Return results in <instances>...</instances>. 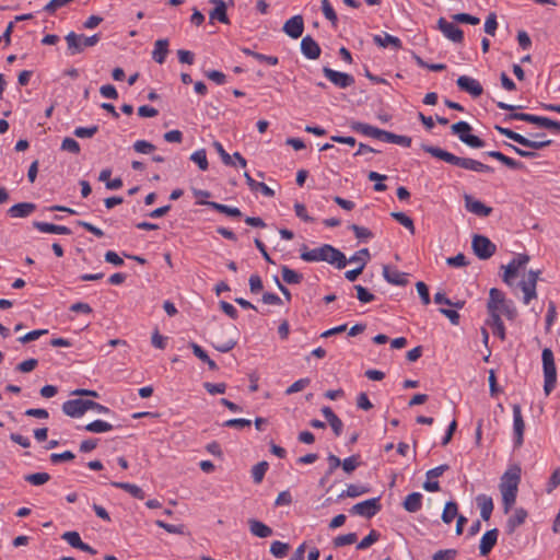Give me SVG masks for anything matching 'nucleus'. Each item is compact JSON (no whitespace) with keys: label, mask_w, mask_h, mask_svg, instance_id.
<instances>
[{"label":"nucleus","mask_w":560,"mask_h":560,"mask_svg":"<svg viewBox=\"0 0 560 560\" xmlns=\"http://www.w3.org/2000/svg\"><path fill=\"white\" fill-rule=\"evenodd\" d=\"M494 129L506 138L515 141L516 143L532 149L530 151L523 150L514 144L506 143L505 145L511 148L516 154L525 159H535L538 156L536 150H541L544 148L549 147L552 143V140L547 139L544 133H537L534 136L535 139H529L524 137L523 135L515 132L509 128H504L501 126H494Z\"/></svg>","instance_id":"f257e3e1"},{"label":"nucleus","mask_w":560,"mask_h":560,"mask_svg":"<svg viewBox=\"0 0 560 560\" xmlns=\"http://www.w3.org/2000/svg\"><path fill=\"white\" fill-rule=\"evenodd\" d=\"M422 150L433 158L442 160L448 164L458 166L464 170L477 172V173H492L493 168L487 164H483L477 160L470 158H460L448 151H445L439 147L422 144Z\"/></svg>","instance_id":"f03ea898"},{"label":"nucleus","mask_w":560,"mask_h":560,"mask_svg":"<svg viewBox=\"0 0 560 560\" xmlns=\"http://www.w3.org/2000/svg\"><path fill=\"white\" fill-rule=\"evenodd\" d=\"M521 481V468L517 465L510 467L500 479V492L505 513L515 504L518 485Z\"/></svg>","instance_id":"7ed1b4c3"},{"label":"nucleus","mask_w":560,"mask_h":560,"mask_svg":"<svg viewBox=\"0 0 560 560\" xmlns=\"http://www.w3.org/2000/svg\"><path fill=\"white\" fill-rule=\"evenodd\" d=\"M487 310L490 317L503 314L510 320H514L518 314L513 301L508 300L505 294L497 288L489 291Z\"/></svg>","instance_id":"20e7f679"},{"label":"nucleus","mask_w":560,"mask_h":560,"mask_svg":"<svg viewBox=\"0 0 560 560\" xmlns=\"http://www.w3.org/2000/svg\"><path fill=\"white\" fill-rule=\"evenodd\" d=\"M542 371H544V392L546 396L556 387L557 383V369L555 363L553 352L549 348H545L541 353Z\"/></svg>","instance_id":"39448f33"},{"label":"nucleus","mask_w":560,"mask_h":560,"mask_svg":"<svg viewBox=\"0 0 560 560\" xmlns=\"http://www.w3.org/2000/svg\"><path fill=\"white\" fill-rule=\"evenodd\" d=\"M100 35L85 36L83 34H75L70 32L66 37L68 54L74 56L81 54L85 47H93L100 42Z\"/></svg>","instance_id":"423d86ee"},{"label":"nucleus","mask_w":560,"mask_h":560,"mask_svg":"<svg viewBox=\"0 0 560 560\" xmlns=\"http://www.w3.org/2000/svg\"><path fill=\"white\" fill-rule=\"evenodd\" d=\"M452 133L458 136L459 140L470 148H482L485 147V141L479 137L471 135V126L466 121H458L452 125L451 127Z\"/></svg>","instance_id":"0eeeda50"},{"label":"nucleus","mask_w":560,"mask_h":560,"mask_svg":"<svg viewBox=\"0 0 560 560\" xmlns=\"http://www.w3.org/2000/svg\"><path fill=\"white\" fill-rule=\"evenodd\" d=\"M236 335L237 328L235 326H231L230 328L222 327L220 332L214 336L212 345L220 352H229L237 343Z\"/></svg>","instance_id":"6e6552de"},{"label":"nucleus","mask_w":560,"mask_h":560,"mask_svg":"<svg viewBox=\"0 0 560 560\" xmlns=\"http://www.w3.org/2000/svg\"><path fill=\"white\" fill-rule=\"evenodd\" d=\"M506 119L522 120L537 125L539 127L551 129L556 132H560V121L552 120L548 117L536 116L526 113H513L510 114Z\"/></svg>","instance_id":"1a4fd4ad"},{"label":"nucleus","mask_w":560,"mask_h":560,"mask_svg":"<svg viewBox=\"0 0 560 560\" xmlns=\"http://www.w3.org/2000/svg\"><path fill=\"white\" fill-rule=\"evenodd\" d=\"M528 261L529 256L527 254H518L506 266H502L504 268L503 281L510 287L513 285L515 278Z\"/></svg>","instance_id":"9d476101"},{"label":"nucleus","mask_w":560,"mask_h":560,"mask_svg":"<svg viewBox=\"0 0 560 560\" xmlns=\"http://www.w3.org/2000/svg\"><path fill=\"white\" fill-rule=\"evenodd\" d=\"M319 261H326L335 265L338 269H342L347 265V258L343 253L329 244H324L318 247Z\"/></svg>","instance_id":"9b49d317"},{"label":"nucleus","mask_w":560,"mask_h":560,"mask_svg":"<svg viewBox=\"0 0 560 560\" xmlns=\"http://www.w3.org/2000/svg\"><path fill=\"white\" fill-rule=\"evenodd\" d=\"M540 275V270H529L526 277L518 283L523 291V303L528 305L533 299L537 298L536 285Z\"/></svg>","instance_id":"f8f14e48"},{"label":"nucleus","mask_w":560,"mask_h":560,"mask_svg":"<svg viewBox=\"0 0 560 560\" xmlns=\"http://www.w3.org/2000/svg\"><path fill=\"white\" fill-rule=\"evenodd\" d=\"M471 247L479 259H489L495 253L497 246L487 236L476 234L472 236Z\"/></svg>","instance_id":"ddd939ff"},{"label":"nucleus","mask_w":560,"mask_h":560,"mask_svg":"<svg viewBox=\"0 0 560 560\" xmlns=\"http://www.w3.org/2000/svg\"><path fill=\"white\" fill-rule=\"evenodd\" d=\"M382 509L380 498H372L354 504L350 512L355 515L364 516L366 518L373 517Z\"/></svg>","instance_id":"4468645a"},{"label":"nucleus","mask_w":560,"mask_h":560,"mask_svg":"<svg viewBox=\"0 0 560 560\" xmlns=\"http://www.w3.org/2000/svg\"><path fill=\"white\" fill-rule=\"evenodd\" d=\"M323 73L334 85L339 89H347L354 83V78L351 74L332 70L329 67H324Z\"/></svg>","instance_id":"2eb2a0df"},{"label":"nucleus","mask_w":560,"mask_h":560,"mask_svg":"<svg viewBox=\"0 0 560 560\" xmlns=\"http://www.w3.org/2000/svg\"><path fill=\"white\" fill-rule=\"evenodd\" d=\"M89 405H91V400L70 399L63 402L62 411L71 418H79L89 410Z\"/></svg>","instance_id":"dca6fc26"},{"label":"nucleus","mask_w":560,"mask_h":560,"mask_svg":"<svg viewBox=\"0 0 560 560\" xmlns=\"http://www.w3.org/2000/svg\"><path fill=\"white\" fill-rule=\"evenodd\" d=\"M438 27L443 35L453 43L460 44L464 40L463 31L454 23L446 21V19L440 18L438 20Z\"/></svg>","instance_id":"f3484780"},{"label":"nucleus","mask_w":560,"mask_h":560,"mask_svg":"<svg viewBox=\"0 0 560 560\" xmlns=\"http://www.w3.org/2000/svg\"><path fill=\"white\" fill-rule=\"evenodd\" d=\"M513 431H514V443L515 446H521L524 441L525 422L522 416V409L520 405L513 406Z\"/></svg>","instance_id":"a211bd4d"},{"label":"nucleus","mask_w":560,"mask_h":560,"mask_svg":"<svg viewBox=\"0 0 560 560\" xmlns=\"http://www.w3.org/2000/svg\"><path fill=\"white\" fill-rule=\"evenodd\" d=\"M457 86L474 97H479L483 93V88L480 82L467 75H460L457 81Z\"/></svg>","instance_id":"6ab92c4d"},{"label":"nucleus","mask_w":560,"mask_h":560,"mask_svg":"<svg viewBox=\"0 0 560 560\" xmlns=\"http://www.w3.org/2000/svg\"><path fill=\"white\" fill-rule=\"evenodd\" d=\"M350 128L353 131L359 132V133H361L363 136H366V137L375 138V139L382 140V141L384 139L385 130L380 129V128L374 127V126H371V125L365 124V122L351 121L350 122Z\"/></svg>","instance_id":"aec40b11"},{"label":"nucleus","mask_w":560,"mask_h":560,"mask_svg":"<svg viewBox=\"0 0 560 560\" xmlns=\"http://www.w3.org/2000/svg\"><path fill=\"white\" fill-rule=\"evenodd\" d=\"M350 128L353 131L359 132V133H361L363 136H366V137L375 138V139L382 140V141L384 139L385 130L380 129V128L374 127V126H371V125L365 124V122L351 121L350 122Z\"/></svg>","instance_id":"412c9836"},{"label":"nucleus","mask_w":560,"mask_h":560,"mask_svg":"<svg viewBox=\"0 0 560 560\" xmlns=\"http://www.w3.org/2000/svg\"><path fill=\"white\" fill-rule=\"evenodd\" d=\"M304 31V21L302 15H294L283 25V32L291 38H299Z\"/></svg>","instance_id":"4be33fe9"},{"label":"nucleus","mask_w":560,"mask_h":560,"mask_svg":"<svg viewBox=\"0 0 560 560\" xmlns=\"http://www.w3.org/2000/svg\"><path fill=\"white\" fill-rule=\"evenodd\" d=\"M464 199H465V207L469 212L477 214L479 217H488L491 214V212H492L491 207H488L485 203H482L481 201L474 199L469 195H465Z\"/></svg>","instance_id":"5701e85b"},{"label":"nucleus","mask_w":560,"mask_h":560,"mask_svg":"<svg viewBox=\"0 0 560 560\" xmlns=\"http://www.w3.org/2000/svg\"><path fill=\"white\" fill-rule=\"evenodd\" d=\"M301 50L307 59H317L322 51L319 45L310 35L301 40Z\"/></svg>","instance_id":"b1692460"},{"label":"nucleus","mask_w":560,"mask_h":560,"mask_svg":"<svg viewBox=\"0 0 560 560\" xmlns=\"http://www.w3.org/2000/svg\"><path fill=\"white\" fill-rule=\"evenodd\" d=\"M383 277L390 284L406 285L408 283V273L392 269L388 266L383 267Z\"/></svg>","instance_id":"393cba45"},{"label":"nucleus","mask_w":560,"mask_h":560,"mask_svg":"<svg viewBox=\"0 0 560 560\" xmlns=\"http://www.w3.org/2000/svg\"><path fill=\"white\" fill-rule=\"evenodd\" d=\"M498 534H499L498 529L493 528V529L487 530L482 535L480 545H479V551H480L481 556H487L492 550V548L497 544Z\"/></svg>","instance_id":"a878e982"},{"label":"nucleus","mask_w":560,"mask_h":560,"mask_svg":"<svg viewBox=\"0 0 560 560\" xmlns=\"http://www.w3.org/2000/svg\"><path fill=\"white\" fill-rule=\"evenodd\" d=\"M210 3L214 4V8L210 11L209 18L211 21L217 20L223 24H229V18L226 14V4L223 0H209Z\"/></svg>","instance_id":"bb28decb"},{"label":"nucleus","mask_w":560,"mask_h":560,"mask_svg":"<svg viewBox=\"0 0 560 560\" xmlns=\"http://www.w3.org/2000/svg\"><path fill=\"white\" fill-rule=\"evenodd\" d=\"M36 209V205L33 202H20L13 205L9 210L8 214L11 218H26L33 213Z\"/></svg>","instance_id":"cd10ccee"},{"label":"nucleus","mask_w":560,"mask_h":560,"mask_svg":"<svg viewBox=\"0 0 560 560\" xmlns=\"http://www.w3.org/2000/svg\"><path fill=\"white\" fill-rule=\"evenodd\" d=\"M33 226L43 233H52L60 235L71 234V230L65 225H56L52 223L35 221L33 222Z\"/></svg>","instance_id":"c85d7f7f"},{"label":"nucleus","mask_w":560,"mask_h":560,"mask_svg":"<svg viewBox=\"0 0 560 560\" xmlns=\"http://www.w3.org/2000/svg\"><path fill=\"white\" fill-rule=\"evenodd\" d=\"M373 42L378 47H382V48L392 46L395 49H400L402 47L401 40L398 37L387 34V33L374 35Z\"/></svg>","instance_id":"c756f323"},{"label":"nucleus","mask_w":560,"mask_h":560,"mask_svg":"<svg viewBox=\"0 0 560 560\" xmlns=\"http://www.w3.org/2000/svg\"><path fill=\"white\" fill-rule=\"evenodd\" d=\"M168 54V39H158L154 44V49L152 51V58L155 62L162 65L164 63L166 56Z\"/></svg>","instance_id":"7c9ffc66"},{"label":"nucleus","mask_w":560,"mask_h":560,"mask_svg":"<svg viewBox=\"0 0 560 560\" xmlns=\"http://www.w3.org/2000/svg\"><path fill=\"white\" fill-rule=\"evenodd\" d=\"M477 504L480 509V516L482 520L488 521L493 511V501L491 497L486 494H479L476 498Z\"/></svg>","instance_id":"2f4dec72"},{"label":"nucleus","mask_w":560,"mask_h":560,"mask_svg":"<svg viewBox=\"0 0 560 560\" xmlns=\"http://www.w3.org/2000/svg\"><path fill=\"white\" fill-rule=\"evenodd\" d=\"M486 154L490 158H493V159L500 161L502 164H504L505 166H508L511 170H523L524 168L523 163H521L512 158L506 156L505 154H503L500 151H488Z\"/></svg>","instance_id":"473e14b6"},{"label":"nucleus","mask_w":560,"mask_h":560,"mask_svg":"<svg viewBox=\"0 0 560 560\" xmlns=\"http://www.w3.org/2000/svg\"><path fill=\"white\" fill-rule=\"evenodd\" d=\"M422 498L423 497L420 492H412L408 494L402 502L404 509L410 513L418 512L422 506Z\"/></svg>","instance_id":"72a5a7b5"},{"label":"nucleus","mask_w":560,"mask_h":560,"mask_svg":"<svg viewBox=\"0 0 560 560\" xmlns=\"http://www.w3.org/2000/svg\"><path fill=\"white\" fill-rule=\"evenodd\" d=\"M248 524L250 533L256 537L267 538L272 535V529L260 521L249 520Z\"/></svg>","instance_id":"f704fd0d"},{"label":"nucleus","mask_w":560,"mask_h":560,"mask_svg":"<svg viewBox=\"0 0 560 560\" xmlns=\"http://www.w3.org/2000/svg\"><path fill=\"white\" fill-rule=\"evenodd\" d=\"M244 177L246 179L247 185L249 186L250 190L257 191L260 190V192L266 197H273L275 190L268 187L265 183L256 182L252 178L248 172L244 173Z\"/></svg>","instance_id":"c9c22d12"},{"label":"nucleus","mask_w":560,"mask_h":560,"mask_svg":"<svg viewBox=\"0 0 560 560\" xmlns=\"http://www.w3.org/2000/svg\"><path fill=\"white\" fill-rule=\"evenodd\" d=\"M527 517V512L520 508L516 509L514 514L508 520L506 527L508 532L512 534L518 526L524 524L525 520Z\"/></svg>","instance_id":"e433bc0d"},{"label":"nucleus","mask_w":560,"mask_h":560,"mask_svg":"<svg viewBox=\"0 0 560 560\" xmlns=\"http://www.w3.org/2000/svg\"><path fill=\"white\" fill-rule=\"evenodd\" d=\"M110 485L115 488L122 489V490L127 491L133 498H137L140 500L144 499L143 490L140 487H138L137 485L129 483V482H120V481H113Z\"/></svg>","instance_id":"4c0bfd02"},{"label":"nucleus","mask_w":560,"mask_h":560,"mask_svg":"<svg viewBox=\"0 0 560 560\" xmlns=\"http://www.w3.org/2000/svg\"><path fill=\"white\" fill-rule=\"evenodd\" d=\"M205 205L209 206L210 208L217 210L218 212L224 213L229 217L240 218L242 217V212L236 207H230L226 205H222L215 201H207Z\"/></svg>","instance_id":"58836bf2"},{"label":"nucleus","mask_w":560,"mask_h":560,"mask_svg":"<svg viewBox=\"0 0 560 560\" xmlns=\"http://www.w3.org/2000/svg\"><path fill=\"white\" fill-rule=\"evenodd\" d=\"M383 141L384 142H388V143L398 144V145H401V147H405V148H409L411 145V138L410 137L396 135V133H393V132H389V131H386V130H385V133H384Z\"/></svg>","instance_id":"ea45409f"},{"label":"nucleus","mask_w":560,"mask_h":560,"mask_svg":"<svg viewBox=\"0 0 560 560\" xmlns=\"http://www.w3.org/2000/svg\"><path fill=\"white\" fill-rule=\"evenodd\" d=\"M458 516V505L455 501L446 502L442 512V521L445 524H451L454 518Z\"/></svg>","instance_id":"a19ab883"},{"label":"nucleus","mask_w":560,"mask_h":560,"mask_svg":"<svg viewBox=\"0 0 560 560\" xmlns=\"http://www.w3.org/2000/svg\"><path fill=\"white\" fill-rule=\"evenodd\" d=\"M487 324L491 327L492 334L499 337L501 340L505 339V327L501 319V316L490 317Z\"/></svg>","instance_id":"79ce46f5"},{"label":"nucleus","mask_w":560,"mask_h":560,"mask_svg":"<svg viewBox=\"0 0 560 560\" xmlns=\"http://www.w3.org/2000/svg\"><path fill=\"white\" fill-rule=\"evenodd\" d=\"M282 279L288 284H299L303 280V276L288 266L281 267Z\"/></svg>","instance_id":"37998d69"},{"label":"nucleus","mask_w":560,"mask_h":560,"mask_svg":"<svg viewBox=\"0 0 560 560\" xmlns=\"http://www.w3.org/2000/svg\"><path fill=\"white\" fill-rule=\"evenodd\" d=\"M84 429L93 433H103L110 431L113 429V425L103 420H94L88 423Z\"/></svg>","instance_id":"c03bdc74"},{"label":"nucleus","mask_w":560,"mask_h":560,"mask_svg":"<svg viewBox=\"0 0 560 560\" xmlns=\"http://www.w3.org/2000/svg\"><path fill=\"white\" fill-rule=\"evenodd\" d=\"M320 3L324 16L331 23L334 27H336L338 24V18L329 0H320Z\"/></svg>","instance_id":"a18cd8bd"},{"label":"nucleus","mask_w":560,"mask_h":560,"mask_svg":"<svg viewBox=\"0 0 560 560\" xmlns=\"http://www.w3.org/2000/svg\"><path fill=\"white\" fill-rule=\"evenodd\" d=\"M190 160L194 163H196L201 171H207L208 170L209 164H208L207 153H206L205 149H200V150L195 151L190 155Z\"/></svg>","instance_id":"49530a36"},{"label":"nucleus","mask_w":560,"mask_h":560,"mask_svg":"<svg viewBox=\"0 0 560 560\" xmlns=\"http://www.w3.org/2000/svg\"><path fill=\"white\" fill-rule=\"evenodd\" d=\"M369 491L368 488L358 486V485H349L345 491H342L339 498H357L362 495Z\"/></svg>","instance_id":"de8ad7c7"},{"label":"nucleus","mask_w":560,"mask_h":560,"mask_svg":"<svg viewBox=\"0 0 560 560\" xmlns=\"http://www.w3.org/2000/svg\"><path fill=\"white\" fill-rule=\"evenodd\" d=\"M24 479L33 486H42L50 480V475L48 472H35L26 475Z\"/></svg>","instance_id":"09e8293b"},{"label":"nucleus","mask_w":560,"mask_h":560,"mask_svg":"<svg viewBox=\"0 0 560 560\" xmlns=\"http://www.w3.org/2000/svg\"><path fill=\"white\" fill-rule=\"evenodd\" d=\"M392 218H394L398 223L404 225L407 230L410 231L411 234H415V224L411 218H409L404 212H392Z\"/></svg>","instance_id":"8fccbe9b"},{"label":"nucleus","mask_w":560,"mask_h":560,"mask_svg":"<svg viewBox=\"0 0 560 560\" xmlns=\"http://www.w3.org/2000/svg\"><path fill=\"white\" fill-rule=\"evenodd\" d=\"M267 469V462H260L252 468V477L255 483H260L262 481Z\"/></svg>","instance_id":"3c124183"},{"label":"nucleus","mask_w":560,"mask_h":560,"mask_svg":"<svg viewBox=\"0 0 560 560\" xmlns=\"http://www.w3.org/2000/svg\"><path fill=\"white\" fill-rule=\"evenodd\" d=\"M289 545L279 540H275L270 546V552L276 558H284L289 551Z\"/></svg>","instance_id":"603ef678"},{"label":"nucleus","mask_w":560,"mask_h":560,"mask_svg":"<svg viewBox=\"0 0 560 560\" xmlns=\"http://www.w3.org/2000/svg\"><path fill=\"white\" fill-rule=\"evenodd\" d=\"M370 259V252L368 248H362L358 250L353 256L350 257V262H357L359 266H362V268L365 267Z\"/></svg>","instance_id":"864d4df0"},{"label":"nucleus","mask_w":560,"mask_h":560,"mask_svg":"<svg viewBox=\"0 0 560 560\" xmlns=\"http://www.w3.org/2000/svg\"><path fill=\"white\" fill-rule=\"evenodd\" d=\"M360 455H352L350 457H347L345 458L342 462H341V466H342V469L347 472V474H351L352 471H354L358 466L360 465Z\"/></svg>","instance_id":"5fc2aeb1"},{"label":"nucleus","mask_w":560,"mask_h":560,"mask_svg":"<svg viewBox=\"0 0 560 560\" xmlns=\"http://www.w3.org/2000/svg\"><path fill=\"white\" fill-rule=\"evenodd\" d=\"M357 539H358V536L355 533L340 535L334 539V546L335 547H343L347 545L354 544L357 541Z\"/></svg>","instance_id":"6e6d98bb"},{"label":"nucleus","mask_w":560,"mask_h":560,"mask_svg":"<svg viewBox=\"0 0 560 560\" xmlns=\"http://www.w3.org/2000/svg\"><path fill=\"white\" fill-rule=\"evenodd\" d=\"M62 539H65L73 548H83V541L81 540V537L78 532H66L62 535Z\"/></svg>","instance_id":"4d7b16f0"},{"label":"nucleus","mask_w":560,"mask_h":560,"mask_svg":"<svg viewBox=\"0 0 560 560\" xmlns=\"http://www.w3.org/2000/svg\"><path fill=\"white\" fill-rule=\"evenodd\" d=\"M380 539V533L372 529L358 545V549H366Z\"/></svg>","instance_id":"13d9d810"},{"label":"nucleus","mask_w":560,"mask_h":560,"mask_svg":"<svg viewBox=\"0 0 560 560\" xmlns=\"http://www.w3.org/2000/svg\"><path fill=\"white\" fill-rule=\"evenodd\" d=\"M133 149L138 153L149 154L155 150V145L147 140H137L133 143Z\"/></svg>","instance_id":"bf43d9fd"},{"label":"nucleus","mask_w":560,"mask_h":560,"mask_svg":"<svg viewBox=\"0 0 560 560\" xmlns=\"http://www.w3.org/2000/svg\"><path fill=\"white\" fill-rule=\"evenodd\" d=\"M98 131V126L93 125L91 127H78L73 133L78 138H92Z\"/></svg>","instance_id":"052dcab7"},{"label":"nucleus","mask_w":560,"mask_h":560,"mask_svg":"<svg viewBox=\"0 0 560 560\" xmlns=\"http://www.w3.org/2000/svg\"><path fill=\"white\" fill-rule=\"evenodd\" d=\"M311 383V380L305 377V378H300L298 381H295L292 385H290L287 389H285V394L287 395H291V394H294V393H298V392H301L303 390L305 387H307Z\"/></svg>","instance_id":"680f3d73"},{"label":"nucleus","mask_w":560,"mask_h":560,"mask_svg":"<svg viewBox=\"0 0 560 560\" xmlns=\"http://www.w3.org/2000/svg\"><path fill=\"white\" fill-rule=\"evenodd\" d=\"M354 289L357 291L358 300L362 303H370L375 299L374 294L370 293L364 287L360 284L354 285Z\"/></svg>","instance_id":"e2e57ef3"},{"label":"nucleus","mask_w":560,"mask_h":560,"mask_svg":"<svg viewBox=\"0 0 560 560\" xmlns=\"http://www.w3.org/2000/svg\"><path fill=\"white\" fill-rule=\"evenodd\" d=\"M446 264L451 267L460 268L467 266L469 262L463 253H458L454 257H448Z\"/></svg>","instance_id":"0e129e2a"},{"label":"nucleus","mask_w":560,"mask_h":560,"mask_svg":"<svg viewBox=\"0 0 560 560\" xmlns=\"http://www.w3.org/2000/svg\"><path fill=\"white\" fill-rule=\"evenodd\" d=\"M498 28V22H497V15L495 13L491 12L485 22V32L491 36L495 34V31Z\"/></svg>","instance_id":"69168bd1"},{"label":"nucleus","mask_w":560,"mask_h":560,"mask_svg":"<svg viewBox=\"0 0 560 560\" xmlns=\"http://www.w3.org/2000/svg\"><path fill=\"white\" fill-rule=\"evenodd\" d=\"M457 556V550L455 549H444L439 550L432 557V560H455Z\"/></svg>","instance_id":"338daca9"},{"label":"nucleus","mask_w":560,"mask_h":560,"mask_svg":"<svg viewBox=\"0 0 560 560\" xmlns=\"http://www.w3.org/2000/svg\"><path fill=\"white\" fill-rule=\"evenodd\" d=\"M560 485V468H557L552 471L548 483H547V492H552Z\"/></svg>","instance_id":"774afa93"}]
</instances>
